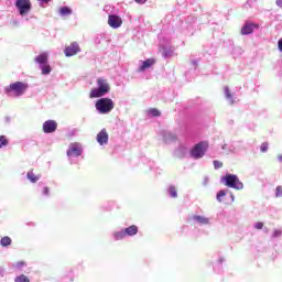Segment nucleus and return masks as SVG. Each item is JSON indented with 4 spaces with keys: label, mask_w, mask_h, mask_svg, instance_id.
<instances>
[{
    "label": "nucleus",
    "mask_w": 282,
    "mask_h": 282,
    "mask_svg": "<svg viewBox=\"0 0 282 282\" xmlns=\"http://www.w3.org/2000/svg\"><path fill=\"white\" fill-rule=\"evenodd\" d=\"M28 84L22 82H15L10 84L7 88H4V93L10 96L12 94L13 96L18 97L23 96L25 91H28Z\"/></svg>",
    "instance_id": "obj_1"
},
{
    "label": "nucleus",
    "mask_w": 282,
    "mask_h": 282,
    "mask_svg": "<svg viewBox=\"0 0 282 282\" xmlns=\"http://www.w3.org/2000/svg\"><path fill=\"white\" fill-rule=\"evenodd\" d=\"M98 88H94L90 90L89 98H102L105 94H109V84L105 79H97Z\"/></svg>",
    "instance_id": "obj_2"
},
{
    "label": "nucleus",
    "mask_w": 282,
    "mask_h": 282,
    "mask_svg": "<svg viewBox=\"0 0 282 282\" xmlns=\"http://www.w3.org/2000/svg\"><path fill=\"white\" fill-rule=\"evenodd\" d=\"M95 107L100 113H110V111H113L116 104L110 98H100L96 101Z\"/></svg>",
    "instance_id": "obj_3"
},
{
    "label": "nucleus",
    "mask_w": 282,
    "mask_h": 282,
    "mask_svg": "<svg viewBox=\"0 0 282 282\" xmlns=\"http://www.w3.org/2000/svg\"><path fill=\"white\" fill-rule=\"evenodd\" d=\"M221 182H224L225 186H228V188H236V191L243 188V183H241L239 177L235 174H226L223 176Z\"/></svg>",
    "instance_id": "obj_4"
},
{
    "label": "nucleus",
    "mask_w": 282,
    "mask_h": 282,
    "mask_svg": "<svg viewBox=\"0 0 282 282\" xmlns=\"http://www.w3.org/2000/svg\"><path fill=\"white\" fill-rule=\"evenodd\" d=\"M15 8L21 17H25L32 12V2L30 0H17Z\"/></svg>",
    "instance_id": "obj_5"
},
{
    "label": "nucleus",
    "mask_w": 282,
    "mask_h": 282,
    "mask_svg": "<svg viewBox=\"0 0 282 282\" xmlns=\"http://www.w3.org/2000/svg\"><path fill=\"white\" fill-rule=\"evenodd\" d=\"M206 154V144L204 142L197 143L191 152L192 158H195V160H199V158H204Z\"/></svg>",
    "instance_id": "obj_6"
},
{
    "label": "nucleus",
    "mask_w": 282,
    "mask_h": 282,
    "mask_svg": "<svg viewBox=\"0 0 282 282\" xmlns=\"http://www.w3.org/2000/svg\"><path fill=\"white\" fill-rule=\"evenodd\" d=\"M78 155H83V148L78 143H72L67 150V156L78 158Z\"/></svg>",
    "instance_id": "obj_7"
},
{
    "label": "nucleus",
    "mask_w": 282,
    "mask_h": 282,
    "mask_svg": "<svg viewBox=\"0 0 282 282\" xmlns=\"http://www.w3.org/2000/svg\"><path fill=\"white\" fill-rule=\"evenodd\" d=\"M108 25L113 30H118L122 25V18L116 14H111L108 17Z\"/></svg>",
    "instance_id": "obj_8"
},
{
    "label": "nucleus",
    "mask_w": 282,
    "mask_h": 282,
    "mask_svg": "<svg viewBox=\"0 0 282 282\" xmlns=\"http://www.w3.org/2000/svg\"><path fill=\"white\" fill-rule=\"evenodd\" d=\"M78 52H80V46L76 42H73L70 45L66 46L64 50V54L67 57L76 56Z\"/></svg>",
    "instance_id": "obj_9"
},
{
    "label": "nucleus",
    "mask_w": 282,
    "mask_h": 282,
    "mask_svg": "<svg viewBox=\"0 0 282 282\" xmlns=\"http://www.w3.org/2000/svg\"><path fill=\"white\" fill-rule=\"evenodd\" d=\"M254 30H259V24L257 23H245V25L241 28L240 34L242 36H246L248 34H252Z\"/></svg>",
    "instance_id": "obj_10"
},
{
    "label": "nucleus",
    "mask_w": 282,
    "mask_h": 282,
    "mask_svg": "<svg viewBox=\"0 0 282 282\" xmlns=\"http://www.w3.org/2000/svg\"><path fill=\"white\" fill-rule=\"evenodd\" d=\"M58 129V123L54 120H47L43 123L44 133H54Z\"/></svg>",
    "instance_id": "obj_11"
},
{
    "label": "nucleus",
    "mask_w": 282,
    "mask_h": 282,
    "mask_svg": "<svg viewBox=\"0 0 282 282\" xmlns=\"http://www.w3.org/2000/svg\"><path fill=\"white\" fill-rule=\"evenodd\" d=\"M97 142L101 147L104 144H107L109 142V133L107 132V129H102L98 134H97Z\"/></svg>",
    "instance_id": "obj_12"
},
{
    "label": "nucleus",
    "mask_w": 282,
    "mask_h": 282,
    "mask_svg": "<svg viewBox=\"0 0 282 282\" xmlns=\"http://www.w3.org/2000/svg\"><path fill=\"white\" fill-rule=\"evenodd\" d=\"M193 221H197V224H200L202 226H206L210 223V220L207 217L194 215L191 217Z\"/></svg>",
    "instance_id": "obj_13"
},
{
    "label": "nucleus",
    "mask_w": 282,
    "mask_h": 282,
    "mask_svg": "<svg viewBox=\"0 0 282 282\" xmlns=\"http://www.w3.org/2000/svg\"><path fill=\"white\" fill-rule=\"evenodd\" d=\"M155 63V59L148 58L142 62V65L139 67V72H144L145 69H149V67H153V64Z\"/></svg>",
    "instance_id": "obj_14"
},
{
    "label": "nucleus",
    "mask_w": 282,
    "mask_h": 282,
    "mask_svg": "<svg viewBox=\"0 0 282 282\" xmlns=\"http://www.w3.org/2000/svg\"><path fill=\"white\" fill-rule=\"evenodd\" d=\"M228 196V192L226 189H221L217 193V202H219L220 204H228V202H226V197Z\"/></svg>",
    "instance_id": "obj_15"
},
{
    "label": "nucleus",
    "mask_w": 282,
    "mask_h": 282,
    "mask_svg": "<svg viewBox=\"0 0 282 282\" xmlns=\"http://www.w3.org/2000/svg\"><path fill=\"white\" fill-rule=\"evenodd\" d=\"M47 61H48L47 53H42L35 57V63H37L39 65H42V66L46 65Z\"/></svg>",
    "instance_id": "obj_16"
},
{
    "label": "nucleus",
    "mask_w": 282,
    "mask_h": 282,
    "mask_svg": "<svg viewBox=\"0 0 282 282\" xmlns=\"http://www.w3.org/2000/svg\"><path fill=\"white\" fill-rule=\"evenodd\" d=\"M123 230L126 232V237H133V236L138 235V226H135V225H131L130 227H127Z\"/></svg>",
    "instance_id": "obj_17"
},
{
    "label": "nucleus",
    "mask_w": 282,
    "mask_h": 282,
    "mask_svg": "<svg viewBox=\"0 0 282 282\" xmlns=\"http://www.w3.org/2000/svg\"><path fill=\"white\" fill-rule=\"evenodd\" d=\"M26 177H28V180H30V182H32L33 184L36 183V182H39V180H40V176H36L33 171L28 172Z\"/></svg>",
    "instance_id": "obj_18"
},
{
    "label": "nucleus",
    "mask_w": 282,
    "mask_h": 282,
    "mask_svg": "<svg viewBox=\"0 0 282 282\" xmlns=\"http://www.w3.org/2000/svg\"><path fill=\"white\" fill-rule=\"evenodd\" d=\"M61 17H69L72 14V9L69 7H62L59 9Z\"/></svg>",
    "instance_id": "obj_19"
},
{
    "label": "nucleus",
    "mask_w": 282,
    "mask_h": 282,
    "mask_svg": "<svg viewBox=\"0 0 282 282\" xmlns=\"http://www.w3.org/2000/svg\"><path fill=\"white\" fill-rule=\"evenodd\" d=\"M11 243H12V239L8 236H4L0 240V246H2L3 248H7V246H10Z\"/></svg>",
    "instance_id": "obj_20"
},
{
    "label": "nucleus",
    "mask_w": 282,
    "mask_h": 282,
    "mask_svg": "<svg viewBox=\"0 0 282 282\" xmlns=\"http://www.w3.org/2000/svg\"><path fill=\"white\" fill-rule=\"evenodd\" d=\"M148 113L150 116H152L153 118H160V116H162V112H160V110H158V108H151L148 110Z\"/></svg>",
    "instance_id": "obj_21"
},
{
    "label": "nucleus",
    "mask_w": 282,
    "mask_h": 282,
    "mask_svg": "<svg viewBox=\"0 0 282 282\" xmlns=\"http://www.w3.org/2000/svg\"><path fill=\"white\" fill-rule=\"evenodd\" d=\"M41 69H42V74L44 76H47V74H51L52 73V66H50V64H44L41 66Z\"/></svg>",
    "instance_id": "obj_22"
},
{
    "label": "nucleus",
    "mask_w": 282,
    "mask_h": 282,
    "mask_svg": "<svg viewBox=\"0 0 282 282\" xmlns=\"http://www.w3.org/2000/svg\"><path fill=\"white\" fill-rule=\"evenodd\" d=\"M113 237H115V239H116L117 241H120V239H124V237H127V234H126V231H124V229H123V230H121V231H116V232L113 234Z\"/></svg>",
    "instance_id": "obj_23"
},
{
    "label": "nucleus",
    "mask_w": 282,
    "mask_h": 282,
    "mask_svg": "<svg viewBox=\"0 0 282 282\" xmlns=\"http://www.w3.org/2000/svg\"><path fill=\"white\" fill-rule=\"evenodd\" d=\"M10 144V141L6 135H0V149H3V147H8Z\"/></svg>",
    "instance_id": "obj_24"
},
{
    "label": "nucleus",
    "mask_w": 282,
    "mask_h": 282,
    "mask_svg": "<svg viewBox=\"0 0 282 282\" xmlns=\"http://www.w3.org/2000/svg\"><path fill=\"white\" fill-rule=\"evenodd\" d=\"M14 282H30V278L25 274H21L14 279Z\"/></svg>",
    "instance_id": "obj_25"
},
{
    "label": "nucleus",
    "mask_w": 282,
    "mask_h": 282,
    "mask_svg": "<svg viewBox=\"0 0 282 282\" xmlns=\"http://www.w3.org/2000/svg\"><path fill=\"white\" fill-rule=\"evenodd\" d=\"M169 193H170V196L171 197H177V189L175 188V186H170V188H169Z\"/></svg>",
    "instance_id": "obj_26"
},
{
    "label": "nucleus",
    "mask_w": 282,
    "mask_h": 282,
    "mask_svg": "<svg viewBox=\"0 0 282 282\" xmlns=\"http://www.w3.org/2000/svg\"><path fill=\"white\" fill-rule=\"evenodd\" d=\"M268 149H269L268 142H263V143L261 144V147H260L261 153H267Z\"/></svg>",
    "instance_id": "obj_27"
},
{
    "label": "nucleus",
    "mask_w": 282,
    "mask_h": 282,
    "mask_svg": "<svg viewBox=\"0 0 282 282\" xmlns=\"http://www.w3.org/2000/svg\"><path fill=\"white\" fill-rule=\"evenodd\" d=\"M225 95L228 100L232 99V94H230V89L228 87H225Z\"/></svg>",
    "instance_id": "obj_28"
},
{
    "label": "nucleus",
    "mask_w": 282,
    "mask_h": 282,
    "mask_svg": "<svg viewBox=\"0 0 282 282\" xmlns=\"http://www.w3.org/2000/svg\"><path fill=\"white\" fill-rule=\"evenodd\" d=\"M275 197H282V186L275 188Z\"/></svg>",
    "instance_id": "obj_29"
},
{
    "label": "nucleus",
    "mask_w": 282,
    "mask_h": 282,
    "mask_svg": "<svg viewBox=\"0 0 282 282\" xmlns=\"http://www.w3.org/2000/svg\"><path fill=\"white\" fill-rule=\"evenodd\" d=\"M221 166H224L221 161H214V169H221Z\"/></svg>",
    "instance_id": "obj_30"
},
{
    "label": "nucleus",
    "mask_w": 282,
    "mask_h": 282,
    "mask_svg": "<svg viewBox=\"0 0 282 282\" xmlns=\"http://www.w3.org/2000/svg\"><path fill=\"white\" fill-rule=\"evenodd\" d=\"M256 230H263V223L259 221L254 225Z\"/></svg>",
    "instance_id": "obj_31"
},
{
    "label": "nucleus",
    "mask_w": 282,
    "mask_h": 282,
    "mask_svg": "<svg viewBox=\"0 0 282 282\" xmlns=\"http://www.w3.org/2000/svg\"><path fill=\"white\" fill-rule=\"evenodd\" d=\"M23 265H25L24 261H19L14 264V268H23Z\"/></svg>",
    "instance_id": "obj_32"
},
{
    "label": "nucleus",
    "mask_w": 282,
    "mask_h": 282,
    "mask_svg": "<svg viewBox=\"0 0 282 282\" xmlns=\"http://www.w3.org/2000/svg\"><path fill=\"white\" fill-rule=\"evenodd\" d=\"M43 195H50V187L43 188Z\"/></svg>",
    "instance_id": "obj_33"
},
{
    "label": "nucleus",
    "mask_w": 282,
    "mask_h": 282,
    "mask_svg": "<svg viewBox=\"0 0 282 282\" xmlns=\"http://www.w3.org/2000/svg\"><path fill=\"white\" fill-rule=\"evenodd\" d=\"M278 47H279L280 52H282V39L279 40Z\"/></svg>",
    "instance_id": "obj_34"
},
{
    "label": "nucleus",
    "mask_w": 282,
    "mask_h": 282,
    "mask_svg": "<svg viewBox=\"0 0 282 282\" xmlns=\"http://www.w3.org/2000/svg\"><path fill=\"white\" fill-rule=\"evenodd\" d=\"M135 3H147V0H134Z\"/></svg>",
    "instance_id": "obj_35"
},
{
    "label": "nucleus",
    "mask_w": 282,
    "mask_h": 282,
    "mask_svg": "<svg viewBox=\"0 0 282 282\" xmlns=\"http://www.w3.org/2000/svg\"><path fill=\"white\" fill-rule=\"evenodd\" d=\"M37 1H40L41 3H50V1L52 0H37Z\"/></svg>",
    "instance_id": "obj_36"
},
{
    "label": "nucleus",
    "mask_w": 282,
    "mask_h": 282,
    "mask_svg": "<svg viewBox=\"0 0 282 282\" xmlns=\"http://www.w3.org/2000/svg\"><path fill=\"white\" fill-rule=\"evenodd\" d=\"M276 6H279L280 8H282V0H276Z\"/></svg>",
    "instance_id": "obj_37"
},
{
    "label": "nucleus",
    "mask_w": 282,
    "mask_h": 282,
    "mask_svg": "<svg viewBox=\"0 0 282 282\" xmlns=\"http://www.w3.org/2000/svg\"><path fill=\"white\" fill-rule=\"evenodd\" d=\"M279 162H282V154L278 156Z\"/></svg>",
    "instance_id": "obj_38"
},
{
    "label": "nucleus",
    "mask_w": 282,
    "mask_h": 282,
    "mask_svg": "<svg viewBox=\"0 0 282 282\" xmlns=\"http://www.w3.org/2000/svg\"><path fill=\"white\" fill-rule=\"evenodd\" d=\"M278 235H281V232H280V231H275V237H276Z\"/></svg>",
    "instance_id": "obj_39"
},
{
    "label": "nucleus",
    "mask_w": 282,
    "mask_h": 282,
    "mask_svg": "<svg viewBox=\"0 0 282 282\" xmlns=\"http://www.w3.org/2000/svg\"><path fill=\"white\" fill-rule=\"evenodd\" d=\"M231 199H232V202H235V196L231 194Z\"/></svg>",
    "instance_id": "obj_40"
}]
</instances>
